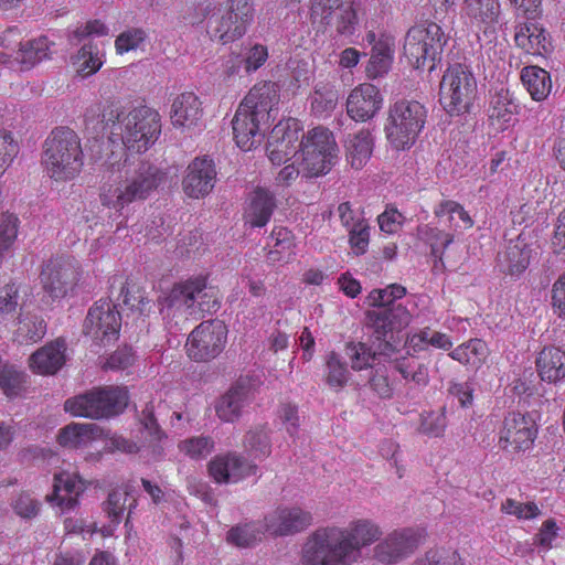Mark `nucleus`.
I'll list each match as a JSON object with an SVG mask.
<instances>
[{
    "mask_svg": "<svg viewBox=\"0 0 565 565\" xmlns=\"http://www.w3.org/2000/svg\"><path fill=\"white\" fill-rule=\"evenodd\" d=\"M382 531L370 519L351 521L347 527L323 526L312 532L301 550L303 565H352L361 551L379 541Z\"/></svg>",
    "mask_w": 565,
    "mask_h": 565,
    "instance_id": "f257e3e1",
    "label": "nucleus"
},
{
    "mask_svg": "<svg viewBox=\"0 0 565 565\" xmlns=\"http://www.w3.org/2000/svg\"><path fill=\"white\" fill-rule=\"evenodd\" d=\"M102 122L109 128L113 143H121L137 152L148 150L161 134L159 113L147 106L125 113L119 105L110 103L103 108Z\"/></svg>",
    "mask_w": 565,
    "mask_h": 565,
    "instance_id": "f03ea898",
    "label": "nucleus"
},
{
    "mask_svg": "<svg viewBox=\"0 0 565 565\" xmlns=\"http://www.w3.org/2000/svg\"><path fill=\"white\" fill-rule=\"evenodd\" d=\"M42 163L50 178L70 181L84 166V153L78 135L68 127L54 128L43 145Z\"/></svg>",
    "mask_w": 565,
    "mask_h": 565,
    "instance_id": "7ed1b4c3",
    "label": "nucleus"
},
{
    "mask_svg": "<svg viewBox=\"0 0 565 565\" xmlns=\"http://www.w3.org/2000/svg\"><path fill=\"white\" fill-rule=\"evenodd\" d=\"M167 179V173L153 163L142 161L120 185H104L99 194L104 206L122 210L135 201L148 199Z\"/></svg>",
    "mask_w": 565,
    "mask_h": 565,
    "instance_id": "20e7f679",
    "label": "nucleus"
},
{
    "mask_svg": "<svg viewBox=\"0 0 565 565\" xmlns=\"http://www.w3.org/2000/svg\"><path fill=\"white\" fill-rule=\"evenodd\" d=\"M220 302L213 287L206 285L203 277L177 284L161 301L164 318H198L205 311H216Z\"/></svg>",
    "mask_w": 565,
    "mask_h": 565,
    "instance_id": "39448f33",
    "label": "nucleus"
},
{
    "mask_svg": "<svg viewBox=\"0 0 565 565\" xmlns=\"http://www.w3.org/2000/svg\"><path fill=\"white\" fill-rule=\"evenodd\" d=\"M128 392L120 386H98L70 397L64 409L75 417L104 419L124 412L128 404Z\"/></svg>",
    "mask_w": 565,
    "mask_h": 565,
    "instance_id": "423d86ee",
    "label": "nucleus"
},
{
    "mask_svg": "<svg viewBox=\"0 0 565 565\" xmlns=\"http://www.w3.org/2000/svg\"><path fill=\"white\" fill-rule=\"evenodd\" d=\"M448 36L435 22L412 26L404 40V56L415 70H435L440 61Z\"/></svg>",
    "mask_w": 565,
    "mask_h": 565,
    "instance_id": "0eeeda50",
    "label": "nucleus"
},
{
    "mask_svg": "<svg viewBox=\"0 0 565 565\" xmlns=\"http://www.w3.org/2000/svg\"><path fill=\"white\" fill-rule=\"evenodd\" d=\"M427 110L419 102L399 100L391 106L385 125L386 138L397 150L411 148L425 126Z\"/></svg>",
    "mask_w": 565,
    "mask_h": 565,
    "instance_id": "6e6552de",
    "label": "nucleus"
},
{
    "mask_svg": "<svg viewBox=\"0 0 565 565\" xmlns=\"http://www.w3.org/2000/svg\"><path fill=\"white\" fill-rule=\"evenodd\" d=\"M477 93V81L467 65H450L439 84V102L451 116L469 111Z\"/></svg>",
    "mask_w": 565,
    "mask_h": 565,
    "instance_id": "1a4fd4ad",
    "label": "nucleus"
},
{
    "mask_svg": "<svg viewBox=\"0 0 565 565\" xmlns=\"http://www.w3.org/2000/svg\"><path fill=\"white\" fill-rule=\"evenodd\" d=\"M299 149L302 156V167L308 177L327 174L338 159V145L333 134L326 127H316L300 134Z\"/></svg>",
    "mask_w": 565,
    "mask_h": 565,
    "instance_id": "9d476101",
    "label": "nucleus"
},
{
    "mask_svg": "<svg viewBox=\"0 0 565 565\" xmlns=\"http://www.w3.org/2000/svg\"><path fill=\"white\" fill-rule=\"evenodd\" d=\"M369 303L375 309L366 312V326L379 338L407 327L412 316L407 308L397 303L386 289H374L369 294Z\"/></svg>",
    "mask_w": 565,
    "mask_h": 565,
    "instance_id": "9b49d317",
    "label": "nucleus"
},
{
    "mask_svg": "<svg viewBox=\"0 0 565 565\" xmlns=\"http://www.w3.org/2000/svg\"><path fill=\"white\" fill-rule=\"evenodd\" d=\"M253 20L254 8L249 0H228L221 14L210 20V32L226 44L242 38Z\"/></svg>",
    "mask_w": 565,
    "mask_h": 565,
    "instance_id": "f8f14e48",
    "label": "nucleus"
},
{
    "mask_svg": "<svg viewBox=\"0 0 565 565\" xmlns=\"http://www.w3.org/2000/svg\"><path fill=\"white\" fill-rule=\"evenodd\" d=\"M423 533L413 527L394 530L381 539L372 551V557L382 565H394L409 557L422 544Z\"/></svg>",
    "mask_w": 565,
    "mask_h": 565,
    "instance_id": "ddd939ff",
    "label": "nucleus"
},
{
    "mask_svg": "<svg viewBox=\"0 0 565 565\" xmlns=\"http://www.w3.org/2000/svg\"><path fill=\"white\" fill-rule=\"evenodd\" d=\"M226 335V326L221 320L202 322L188 338V355L195 361H209L216 358L225 347Z\"/></svg>",
    "mask_w": 565,
    "mask_h": 565,
    "instance_id": "4468645a",
    "label": "nucleus"
},
{
    "mask_svg": "<svg viewBox=\"0 0 565 565\" xmlns=\"http://www.w3.org/2000/svg\"><path fill=\"white\" fill-rule=\"evenodd\" d=\"M120 328L121 316L116 306L109 300H99L89 308L83 332L95 341L107 344L118 338Z\"/></svg>",
    "mask_w": 565,
    "mask_h": 565,
    "instance_id": "2eb2a0df",
    "label": "nucleus"
},
{
    "mask_svg": "<svg viewBox=\"0 0 565 565\" xmlns=\"http://www.w3.org/2000/svg\"><path fill=\"white\" fill-rule=\"evenodd\" d=\"M536 425L530 415L512 412L503 419L499 446L509 452L529 450L536 437Z\"/></svg>",
    "mask_w": 565,
    "mask_h": 565,
    "instance_id": "dca6fc26",
    "label": "nucleus"
},
{
    "mask_svg": "<svg viewBox=\"0 0 565 565\" xmlns=\"http://www.w3.org/2000/svg\"><path fill=\"white\" fill-rule=\"evenodd\" d=\"M216 168L209 157L193 159L185 169L182 189L191 199H201L209 195L216 183Z\"/></svg>",
    "mask_w": 565,
    "mask_h": 565,
    "instance_id": "f3484780",
    "label": "nucleus"
},
{
    "mask_svg": "<svg viewBox=\"0 0 565 565\" xmlns=\"http://www.w3.org/2000/svg\"><path fill=\"white\" fill-rule=\"evenodd\" d=\"M300 126L296 119L277 124L269 136L268 158L274 164L286 163L299 149Z\"/></svg>",
    "mask_w": 565,
    "mask_h": 565,
    "instance_id": "a211bd4d",
    "label": "nucleus"
},
{
    "mask_svg": "<svg viewBox=\"0 0 565 565\" xmlns=\"http://www.w3.org/2000/svg\"><path fill=\"white\" fill-rule=\"evenodd\" d=\"M77 280V267L68 259H52L41 273L43 288L53 298L64 297Z\"/></svg>",
    "mask_w": 565,
    "mask_h": 565,
    "instance_id": "6ab92c4d",
    "label": "nucleus"
},
{
    "mask_svg": "<svg viewBox=\"0 0 565 565\" xmlns=\"http://www.w3.org/2000/svg\"><path fill=\"white\" fill-rule=\"evenodd\" d=\"M268 124L264 119L256 118L252 110L238 107L232 120L236 145L244 151L260 145Z\"/></svg>",
    "mask_w": 565,
    "mask_h": 565,
    "instance_id": "aec40b11",
    "label": "nucleus"
},
{
    "mask_svg": "<svg viewBox=\"0 0 565 565\" xmlns=\"http://www.w3.org/2000/svg\"><path fill=\"white\" fill-rule=\"evenodd\" d=\"M312 522L311 512L300 507H279L267 519L266 527L275 535L287 536L305 531Z\"/></svg>",
    "mask_w": 565,
    "mask_h": 565,
    "instance_id": "412c9836",
    "label": "nucleus"
},
{
    "mask_svg": "<svg viewBox=\"0 0 565 565\" xmlns=\"http://www.w3.org/2000/svg\"><path fill=\"white\" fill-rule=\"evenodd\" d=\"M383 103L379 88L365 83L355 87L347 99V113L355 121H367L381 109Z\"/></svg>",
    "mask_w": 565,
    "mask_h": 565,
    "instance_id": "4be33fe9",
    "label": "nucleus"
},
{
    "mask_svg": "<svg viewBox=\"0 0 565 565\" xmlns=\"http://www.w3.org/2000/svg\"><path fill=\"white\" fill-rule=\"evenodd\" d=\"M211 477L218 483L238 482L256 475L257 466L238 454L214 458L209 465Z\"/></svg>",
    "mask_w": 565,
    "mask_h": 565,
    "instance_id": "5701e85b",
    "label": "nucleus"
},
{
    "mask_svg": "<svg viewBox=\"0 0 565 565\" xmlns=\"http://www.w3.org/2000/svg\"><path fill=\"white\" fill-rule=\"evenodd\" d=\"M279 86L273 82L255 84L238 107L252 110L254 116L269 122L279 103Z\"/></svg>",
    "mask_w": 565,
    "mask_h": 565,
    "instance_id": "b1692460",
    "label": "nucleus"
},
{
    "mask_svg": "<svg viewBox=\"0 0 565 565\" xmlns=\"http://www.w3.org/2000/svg\"><path fill=\"white\" fill-rule=\"evenodd\" d=\"M254 399V385L248 379H239L230 390L223 395L216 405V414L220 419L224 422L236 420L244 407L249 405Z\"/></svg>",
    "mask_w": 565,
    "mask_h": 565,
    "instance_id": "393cba45",
    "label": "nucleus"
},
{
    "mask_svg": "<svg viewBox=\"0 0 565 565\" xmlns=\"http://www.w3.org/2000/svg\"><path fill=\"white\" fill-rule=\"evenodd\" d=\"M514 42L525 53L544 56L552 50L550 35L541 25L526 22L515 26Z\"/></svg>",
    "mask_w": 565,
    "mask_h": 565,
    "instance_id": "a878e982",
    "label": "nucleus"
},
{
    "mask_svg": "<svg viewBox=\"0 0 565 565\" xmlns=\"http://www.w3.org/2000/svg\"><path fill=\"white\" fill-rule=\"evenodd\" d=\"M53 495L63 512L75 509L79 494L85 490L84 481L75 472L62 471L54 477Z\"/></svg>",
    "mask_w": 565,
    "mask_h": 565,
    "instance_id": "bb28decb",
    "label": "nucleus"
},
{
    "mask_svg": "<svg viewBox=\"0 0 565 565\" xmlns=\"http://www.w3.org/2000/svg\"><path fill=\"white\" fill-rule=\"evenodd\" d=\"M65 350L64 340L49 342L30 356V367L42 375L55 374L65 363Z\"/></svg>",
    "mask_w": 565,
    "mask_h": 565,
    "instance_id": "cd10ccee",
    "label": "nucleus"
},
{
    "mask_svg": "<svg viewBox=\"0 0 565 565\" xmlns=\"http://www.w3.org/2000/svg\"><path fill=\"white\" fill-rule=\"evenodd\" d=\"M394 369L402 375L406 384H409L405 394L407 398L415 399L418 393L429 384L428 365L418 359H397Z\"/></svg>",
    "mask_w": 565,
    "mask_h": 565,
    "instance_id": "c85d7f7f",
    "label": "nucleus"
},
{
    "mask_svg": "<svg viewBox=\"0 0 565 565\" xmlns=\"http://www.w3.org/2000/svg\"><path fill=\"white\" fill-rule=\"evenodd\" d=\"M518 105L508 88L501 87L491 97L488 117L497 130H505L515 120Z\"/></svg>",
    "mask_w": 565,
    "mask_h": 565,
    "instance_id": "c756f323",
    "label": "nucleus"
},
{
    "mask_svg": "<svg viewBox=\"0 0 565 565\" xmlns=\"http://www.w3.org/2000/svg\"><path fill=\"white\" fill-rule=\"evenodd\" d=\"M532 258V249L521 235L510 241L505 250L499 255L501 271L519 276L529 267Z\"/></svg>",
    "mask_w": 565,
    "mask_h": 565,
    "instance_id": "7c9ffc66",
    "label": "nucleus"
},
{
    "mask_svg": "<svg viewBox=\"0 0 565 565\" xmlns=\"http://www.w3.org/2000/svg\"><path fill=\"white\" fill-rule=\"evenodd\" d=\"M536 371L542 381L556 384L565 379V351L556 347H545L539 353Z\"/></svg>",
    "mask_w": 565,
    "mask_h": 565,
    "instance_id": "2f4dec72",
    "label": "nucleus"
},
{
    "mask_svg": "<svg viewBox=\"0 0 565 565\" xmlns=\"http://www.w3.org/2000/svg\"><path fill=\"white\" fill-rule=\"evenodd\" d=\"M201 115V102L194 93H182L172 103L171 121L175 127L190 128L195 126Z\"/></svg>",
    "mask_w": 565,
    "mask_h": 565,
    "instance_id": "473e14b6",
    "label": "nucleus"
},
{
    "mask_svg": "<svg viewBox=\"0 0 565 565\" xmlns=\"http://www.w3.org/2000/svg\"><path fill=\"white\" fill-rule=\"evenodd\" d=\"M276 207L274 195L263 188H257L250 195L249 204L245 210V220L253 227L265 226Z\"/></svg>",
    "mask_w": 565,
    "mask_h": 565,
    "instance_id": "72a5a7b5",
    "label": "nucleus"
},
{
    "mask_svg": "<svg viewBox=\"0 0 565 565\" xmlns=\"http://www.w3.org/2000/svg\"><path fill=\"white\" fill-rule=\"evenodd\" d=\"M267 262L270 265L287 264L295 255L294 235L285 227H275L269 236Z\"/></svg>",
    "mask_w": 565,
    "mask_h": 565,
    "instance_id": "f704fd0d",
    "label": "nucleus"
},
{
    "mask_svg": "<svg viewBox=\"0 0 565 565\" xmlns=\"http://www.w3.org/2000/svg\"><path fill=\"white\" fill-rule=\"evenodd\" d=\"M347 157L354 169H361L371 158L373 151V138L367 129H362L354 135H349L345 140Z\"/></svg>",
    "mask_w": 565,
    "mask_h": 565,
    "instance_id": "c9c22d12",
    "label": "nucleus"
},
{
    "mask_svg": "<svg viewBox=\"0 0 565 565\" xmlns=\"http://www.w3.org/2000/svg\"><path fill=\"white\" fill-rule=\"evenodd\" d=\"M523 85L534 100L545 99L552 88L550 74L539 66H525L521 72Z\"/></svg>",
    "mask_w": 565,
    "mask_h": 565,
    "instance_id": "e433bc0d",
    "label": "nucleus"
},
{
    "mask_svg": "<svg viewBox=\"0 0 565 565\" xmlns=\"http://www.w3.org/2000/svg\"><path fill=\"white\" fill-rule=\"evenodd\" d=\"M489 354L488 345L480 339H472L457 347L450 356L471 369H479Z\"/></svg>",
    "mask_w": 565,
    "mask_h": 565,
    "instance_id": "4c0bfd02",
    "label": "nucleus"
},
{
    "mask_svg": "<svg viewBox=\"0 0 565 565\" xmlns=\"http://www.w3.org/2000/svg\"><path fill=\"white\" fill-rule=\"evenodd\" d=\"M95 428L93 424H70L61 429L58 443L63 447L79 448L92 440Z\"/></svg>",
    "mask_w": 565,
    "mask_h": 565,
    "instance_id": "58836bf2",
    "label": "nucleus"
},
{
    "mask_svg": "<svg viewBox=\"0 0 565 565\" xmlns=\"http://www.w3.org/2000/svg\"><path fill=\"white\" fill-rule=\"evenodd\" d=\"M438 217L447 216L449 225L455 228L468 230L473 226V220L469 213L458 202L446 200L440 202L435 209Z\"/></svg>",
    "mask_w": 565,
    "mask_h": 565,
    "instance_id": "ea45409f",
    "label": "nucleus"
},
{
    "mask_svg": "<svg viewBox=\"0 0 565 565\" xmlns=\"http://www.w3.org/2000/svg\"><path fill=\"white\" fill-rule=\"evenodd\" d=\"M54 43L51 42L46 36H40L38 39L30 40L21 44L20 56L18 58L22 64L31 67L50 56L51 46Z\"/></svg>",
    "mask_w": 565,
    "mask_h": 565,
    "instance_id": "a19ab883",
    "label": "nucleus"
},
{
    "mask_svg": "<svg viewBox=\"0 0 565 565\" xmlns=\"http://www.w3.org/2000/svg\"><path fill=\"white\" fill-rule=\"evenodd\" d=\"M350 377L347 363L335 352L326 355V383L333 390L343 388Z\"/></svg>",
    "mask_w": 565,
    "mask_h": 565,
    "instance_id": "79ce46f5",
    "label": "nucleus"
},
{
    "mask_svg": "<svg viewBox=\"0 0 565 565\" xmlns=\"http://www.w3.org/2000/svg\"><path fill=\"white\" fill-rule=\"evenodd\" d=\"M46 333V322L38 315H26L20 320L17 330L18 340L21 343L38 342Z\"/></svg>",
    "mask_w": 565,
    "mask_h": 565,
    "instance_id": "37998d69",
    "label": "nucleus"
},
{
    "mask_svg": "<svg viewBox=\"0 0 565 565\" xmlns=\"http://www.w3.org/2000/svg\"><path fill=\"white\" fill-rule=\"evenodd\" d=\"M244 448L255 459H263L270 455L271 444L268 433L264 428L250 429L244 438Z\"/></svg>",
    "mask_w": 565,
    "mask_h": 565,
    "instance_id": "c03bdc74",
    "label": "nucleus"
},
{
    "mask_svg": "<svg viewBox=\"0 0 565 565\" xmlns=\"http://www.w3.org/2000/svg\"><path fill=\"white\" fill-rule=\"evenodd\" d=\"M263 536V529L256 523H247L232 527L227 532V541L238 547H250Z\"/></svg>",
    "mask_w": 565,
    "mask_h": 565,
    "instance_id": "a18cd8bd",
    "label": "nucleus"
},
{
    "mask_svg": "<svg viewBox=\"0 0 565 565\" xmlns=\"http://www.w3.org/2000/svg\"><path fill=\"white\" fill-rule=\"evenodd\" d=\"M418 233L420 238L430 246L431 254L439 259H441L444 252L454 241V235L450 233L429 225L419 227Z\"/></svg>",
    "mask_w": 565,
    "mask_h": 565,
    "instance_id": "49530a36",
    "label": "nucleus"
},
{
    "mask_svg": "<svg viewBox=\"0 0 565 565\" xmlns=\"http://www.w3.org/2000/svg\"><path fill=\"white\" fill-rule=\"evenodd\" d=\"M342 4V0H310V22L318 30H324L331 23L332 13Z\"/></svg>",
    "mask_w": 565,
    "mask_h": 565,
    "instance_id": "de8ad7c7",
    "label": "nucleus"
},
{
    "mask_svg": "<svg viewBox=\"0 0 565 565\" xmlns=\"http://www.w3.org/2000/svg\"><path fill=\"white\" fill-rule=\"evenodd\" d=\"M214 440L209 436H195L181 440L179 450L192 460L206 458L214 450Z\"/></svg>",
    "mask_w": 565,
    "mask_h": 565,
    "instance_id": "09e8293b",
    "label": "nucleus"
},
{
    "mask_svg": "<svg viewBox=\"0 0 565 565\" xmlns=\"http://www.w3.org/2000/svg\"><path fill=\"white\" fill-rule=\"evenodd\" d=\"M75 63L78 66V73L83 76H89L96 73L103 65L98 49L92 42L85 43L78 51Z\"/></svg>",
    "mask_w": 565,
    "mask_h": 565,
    "instance_id": "8fccbe9b",
    "label": "nucleus"
},
{
    "mask_svg": "<svg viewBox=\"0 0 565 565\" xmlns=\"http://www.w3.org/2000/svg\"><path fill=\"white\" fill-rule=\"evenodd\" d=\"M393 61V51L385 43H379L373 46L371 58L367 66V73L372 77L384 75L391 68Z\"/></svg>",
    "mask_w": 565,
    "mask_h": 565,
    "instance_id": "3c124183",
    "label": "nucleus"
},
{
    "mask_svg": "<svg viewBox=\"0 0 565 565\" xmlns=\"http://www.w3.org/2000/svg\"><path fill=\"white\" fill-rule=\"evenodd\" d=\"M447 427L446 408L443 407L438 411L424 412L420 415V423L418 430L429 437H440L444 435Z\"/></svg>",
    "mask_w": 565,
    "mask_h": 565,
    "instance_id": "603ef678",
    "label": "nucleus"
},
{
    "mask_svg": "<svg viewBox=\"0 0 565 565\" xmlns=\"http://www.w3.org/2000/svg\"><path fill=\"white\" fill-rule=\"evenodd\" d=\"M26 374L13 365H4L0 370V387L11 397L17 396L23 388Z\"/></svg>",
    "mask_w": 565,
    "mask_h": 565,
    "instance_id": "864d4df0",
    "label": "nucleus"
},
{
    "mask_svg": "<svg viewBox=\"0 0 565 565\" xmlns=\"http://www.w3.org/2000/svg\"><path fill=\"white\" fill-rule=\"evenodd\" d=\"M466 3L467 13L483 23H493L498 18L497 0H467Z\"/></svg>",
    "mask_w": 565,
    "mask_h": 565,
    "instance_id": "5fc2aeb1",
    "label": "nucleus"
},
{
    "mask_svg": "<svg viewBox=\"0 0 565 565\" xmlns=\"http://www.w3.org/2000/svg\"><path fill=\"white\" fill-rule=\"evenodd\" d=\"M19 218L13 214L2 215L0 223V264L18 236Z\"/></svg>",
    "mask_w": 565,
    "mask_h": 565,
    "instance_id": "6e6d98bb",
    "label": "nucleus"
},
{
    "mask_svg": "<svg viewBox=\"0 0 565 565\" xmlns=\"http://www.w3.org/2000/svg\"><path fill=\"white\" fill-rule=\"evenodd\" d=\"M347 354L351 360V367L356 371L371 366L375 359L373 349L362 342L349 343Z\"/></svg>",
    "mask_w": 565,
    "mask_h": 565,
    "instance_id": "4d7b16f0",
    "label": "nucleus"
},
{
    "mask_svg": "<svg viewBox=\"0 0 565 565\" xmlns=\"http://www.w3.org/2000/svg\"><path fill=\"white\" fill-rule=\"evenodd\" d=\"M370 242V227L364 220H358L349 228V243L355 255H363Z\"/></svg>",
    "mask_w": 565,
    "mask_h": 565,
    "instance_id": "13d9d810",
    "label": "nucleus"
},
{
    "mask_svg": "<svg viewBox=\"0 0 565 565\" xmlns=\"http://www.w3.org/2000/svg\"><path fill=\"white\" fill-rule=\"evenodd\" d=\"M335 14V31L339 35L350 36L355 32L358 25L356 11L352 6L341 4Z\"/></svg>",
    "mask_w": 565,
    "mask_h": 565,
    "instance_id": "bf43d9fd",
    "label": "nucleus"
},
{
    "mask_svg": "<svg viewBox=\"0 0 565 565\" xmlns=\"http://www.w3.org/2000/svg\"><path fill=\"white\" fill-rule=\"evenodd\" d=\"M127 500L128 492L124 489H115L108 494V499L104 503V511L111 522L117 524L121 521Z\"/></svg>",
    "mask_w": 565,
    "mask_h": 565,
    "instance_id": "052dcab7",
    "label": "nucleus"
},
{
    "mask_svg": "<svg viewBox=\"0 0 565 565\" xmlns=\"http://www.w3.org/2000/svg\"><path fill=\"white\" fill-rule=\"evenodd\" d=\"M338 98V92L333 88H316L311 107L316 114L323 115L335 108Z\"/></svg>",
    "mask_w": 565,
    "mask_h": 565,
    "instance_id": "680f3d73",
    "label": "nucleus"
},
{
    "mask_svg": "<svg viewBox=\"0 0 565 565\" xmlns=\"http://www.w3.org/2000/svg\"><path fill=\"white\" fill-rule=\"evenodd\" d=\"M146 39V33L142 29L134 28L121 32L116 41L115 46L119 54L136 50Z\"/></svg>",
    "mask_w": 565,
    "mask_h": 565,
    "instance_id": "e2e57ef3",
    "label": "nucleus"
},
{
    "mask_svg": "<svg viewBox=\"0 0 565 565\" xmlns=\"http://www.w3.org/2000/svg\"><path fill=\"white\" fill-rule=\"evenodd\" d=\"M19 152V146L13 140L12 134L7 130H0V175L12 162Z\"/></svg>",
    "mask_w": 565,
    "mask_h": 565,
    "instance_id": "0e129e2a",
    "label": "nucleus"
},
{
    "mask_svg": "<svg viewBox=\"0 0 565 565\" xmlns=\"http://www.w3.org/2000/svg\"><path fill=\"white\" fill-rule=\"evenodd\" d=\"M107 33L108 28L103 22L99 20H93L88 21L85 25H81L74 30L68 40L71 44L77 45L88 36H104L107 35Z\"/></svg>",
    "mask_w": 565,
    "mask_h": 565,
    "instance_id": "69168bd1",
    "label": "nucleus"
},
{
    "mask_svg": "<svg viewBox=\"0 0 565 565\" xmlns=\"http://www.w3.org/2000/svg\"><path fill=\"white\" fill-rule=\"evenodd\" d=\"M14 512L23 518H34L40 510V502L33 499L29 493H20L11 503Z\"/></svg>",
    "mask_w": 565,
    "mask_h": 565,
    "instance_id": "338daca9",
    "label": "nucleus"
},
{
    "mask_svg": "<svg viewBox=\"0 0 565 565\" xmlns=\"http://www.w3.org/2000/svg\"><path fill=\"white\" fill-rule=\"evenodd\" d=\"M551 305L558 317L565 318V271L557 277L552 286Z\"/></svg>",
    "mask_w": 565,
    "mask_h": 565,
    "instance_id": "774afa93",
    "label": "nucleus"
}]
</instances>
